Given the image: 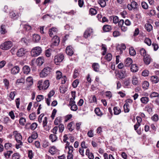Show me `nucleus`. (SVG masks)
I'll return each instance as SVG.
<instances>
[{
	"label": "nucleus",
	"instance_id": "obj_7",
	"mask_svg": "<svg viewBox=\"0 0 159 159\" xmlns=\"http://www.w3.org/2000/svg\"><path fill=\"white\" fill-rule=\"evenodd\" d=\"M13 134L15 135V137L16 141L17 143H22V137L20 134L18 133L17 131L15 130L13 132Z\"/></svg>",
	"mask_w": 159,
	"mask_h": 159
},
{
	"label": "nucleus",
	"instance_id": "obj_8",
	"mask_svg": "<svg viewBox=\"0 0 159 159\" xmlns=\"http://www.w3.org/2000/svg\"><path fill=\"white\" fill-rule=\"evenodd\" d=\"M93 33V29L89 28H87L85 31L84 34V37L85 39L89 37Z\"/></svg>",
	"mask_w": 159,
	"mask_h": 159
},
{
	"label": "nucleus",
	"instance_id": "obj_6",
	"mask_svg": "<svg viewBox=\"0 0 159 159\" xmlns=\"http://www.w3.org/2000/svg\"><path fill=\"white\" fill-rule=\"evenodd\" d=\"M27 52V51L26 49L21 48L18 50L16 55L18 57H25V55Z\"/></svg>",
	"mask_w": 159,
	"mask_h": 159
},
{
	"label": "nucleus",
	"instance_id": "obj_13",
	"mask_svg": "<svg viewBox=\"0 0 159 159\" xmlns=\"http://www.w3.org/2000/svg\"><path fill=\"white\" fill-rule=\"evenodd\" d=\"M20 71V68L17 66H15L12 68L11 69V73L13 75H16Z\"/></svg>",
	"mask_w": 159,
	"mask_h": 159
},
{
	"label": "nucleus",
	"instance_id": "obj_1",
	"mask_svg": "<svg viewBox=\"0 0 159 159\" xmlns=\"http://www.w3.org/2000/svg\"><path fill=\"white\" fill-rule=\"evenodd\" d=\"M38 87L39 90H46L48 88L50 83L48 80H45L43 83L42 80H40L38 82Z\"/></svg>",
	"mask_w": 159,
	"mask_h": 159
},
{
	"label": "nucleus",
	"instance_id": "obj_16",
	"mask_svg": "<svg viewBox=\"0 0 159 159\" xmlns=\"http://www.w3.org/2000/svg\"><path fill=\"white\" fill-rule=\"evenodd\" d=\"M44 61L43 57H40L37 59L36 62L38 66H40L44 63Z\"/></svg>",
	"mask_w": 159,
	"mask_h": 159
},
{
	"label": "nucleus",
	"instance_id": "obj_51",
	"mask_svg": "<svg viewBox=\"0 0 159 159\" xmlns=\"http://www.w3.org/2000/svg\"><path fill=\"white\" fill-rule=\"evenodd\" d=\"M151 119L153 121L155 122H157L158 120L159 119L158 116L157 114H154L151 117Z\"/></svg>",
	"mask_w": 159,
	"mask_h": 159
},
{
	"label": "nucleus",
	"instance_id": "obj_12",
	"mask_svg": "<svg viewBox=\"0 0 159 159\" xmlns=\"http://www.w3.org/2000/svg\"><path fill=\"white\" fill-rule=\"evenodd\" d=\"M73 151V147L72 146H70L69 148V150L67 153V159H73V155L72 154Z\"/></svg>",
	"mask_w": 159,
	"mask_h": 159
},
{
	"label": "nucleus",
	"instance_id": "obj_9",
	"mask_svg": "<svg viewBox=\"0 0 159 159\" xmlns=\"http://www.w3.org/2000/svg\"><path fill=\"white\" fill-rule=\"evenodd\" d=\"M125 73V70L123 69L120 70L116 74V75L119 79H123L126 76Z\"/></svg>",
	"mask_w": 159,
	"mask_h": 159
},
{
	"label": "nucleus",
	"instance_id": "obj_15",
	"mask_svg": "<svg viewBox=\"0 0 159 159\" xmlns=\"http://www.w3.org/2000/svg\"><path fill=\"white\" fill-rule=\"evenodd\" d=\"M52 40L53 43V44L54 45H57L60 42V39L59 37L57 35L53 36Z\"/></svg>",
	"mask_w": 159,
	"mask_h": 159
},
{
	"label": "nucleus",
	"instance_id": "obj_33",
	"mask_svg": "<svg viewBox=\"0 0 159 159\" xmlns=\"http://www.w3.org/2000/svg\"><path fill=\"white\" fill-rule=\"evenodd\" d=\"M24 77L22 76L19 79L17 80L16 82V84H18L20 83H24L25 82V80Z\"/></svg>",
	"mask_w": 159,
	"mask_h": 159
},
{
	"label": "nucleus",
	"instance_id": "obj_44",
	"mask_svg": "<svg viewBox=\"0 0 159 159\" xmlns=\"http://www.w3.org/2000/svg\"><path fill=\"white\" fill-rule=\"evenodd\" d=\"M95 112L96 114L98 116H101L103 115L102 113L101 112L99 108L97 107L96 108L95 110Z\"/></svg>",
	"mask_w": 159,
	"mask_h": 159
},
{
	"label": "nucleus",
	"instance_id": "obj_50",
	"mask_svg": "<svg viewBox=\"0 0 159 159\" xmlns=\"http://www.w3.org/2000/svg\"><path fill=\"white\" fill-rule=\"evenodd\" d=\"M140 54L143 57L147 55V54H146V51L144 48H142L140 51Z\"/></svg>",
	"mask_w": 159,
	"mask_h": 159
},
{
	"label": "nucleus",
	"instance_id": "obj_27",
	"mask_svg": "<svg viewBox=\"0 0 159 159\" xmlns=\"http://www.w3.org/2000/svg\"><path fill=\"white\" fill-rule=\"evenodd\" d=\"M40 39V36L37 34H34L33 37V40L35 42H38Z\"/></svg>",
	"mask_w": 159,
	"mask_h": 159
},
{
	"label": "nucleus",
	"instance_id": "obj_5",
	"mask_svg": "<svg viewBox=\"0 0 159 159\" xmlns=\"http://www.w3.org/2000/svg\"><path fill=\"white\" fill-rule=\"evenodd\" d=\"M64 58V56L62 54H59L54 57V62L57 65L59 64L60 63L62 62Z\"/></svg>",
	"mask_w": 159,
	"mask_h": 159
},
{
	"label": "nucleus",
	"instance_id": "obj_48",
	"mask_svg": "<svg viewBox=\"0 0 159 159\" xmlns=\"http://www.w3.org/2000/svg\"><path fill=\"white\" fill-rule=\"evenodd\" d=\"M79 83V79H77L75 80L72 83V86L73 88H75L77 86Z\"/></svg>",
	"mask_w": 159,
	"mask_h": 159
},
{
	"label": "nucleus",
	"instance_id": "obj_26",
	"mask_svg": "<svg viewBox=\"0 0 159 159\" xmlns=\"http://www.w3.org/2000/svg\"><path fill=\"white\" fill-rule=\"evenodd\" d=\"M10 17L13 20L16 19L18 17V15L13 12H11L9 13Z\"/></svg>",
	"mask_w": 159,
	"mask_h": 159
},
{
	"label": "nucleus",
	"instance_id": "obj_64",
	"mask_svg": "<svg viewBox=\"0 0 159 159\" xmlns=\"http://www.w3.org/2000/svg\"><path fill=\"white\" fill-rule=\"evenodd\" d=\"M106 96L109 99L111 98L112 97V94L110 91H107L106 92Z\"/></svg>",
	"mask_w": 159,
	"mask_h": 159
},
{
	"label": "nucleus",
	"instance_id": "obj_37",
	"mask_svg": "<svg viewBox=\"0 0 159 159\" xmlns=\"http://www.w3.org/2000/svg\"><path fill=\"white\" fill-rule=\"evenodd\" d=\"M3 83L7 89H8L9 88L10 84L9 80L7 79H4L3 80Z\"/></svg>",
	"mask_w": 159,
	"mask_h": 159
},
{
	"label": "nucleus",
	"instance_id": "obj_57",
	"mask_svg": "<svg viewBox=\"0 0 159 159\" xmlns=\"http://www.w3.org/2000/svg\"><path fill=\"white\" fill-rule=\"evenodd\" d=\"M44 99L43 96L41 95H38L36 97V100L37 102H40Z\"/></svg>",
	"mask_w": 159,
	"mask_h": 159
},
{
	"label": "nucleus",
	"instance_id": "obj_38",
	"mask_svg": "<svg viewBox=\"0 0 159 159\" xmlns=\"http://www.w3.org/2000/svg\"><path fill=\"white\" fill-rule=\"evenodd\" d=\"M129 53L130 55L134 56L136 54V52L133 47H131L129 48Z\"/></svg>",
	"mask_w": 159,
	"mask_h": 159
},
{
	"label": "nucleus",
	"instance_id": "obj_18",
	"mask_svg": "<svg viewBox=\"0 0 159 159\" xmlns=\"http://www.w3.org/2000/svg\"><path fill=\"white\" fill-rule=\"evenodd\" d=\"M144 27L146 30L148 32H150L153 29V27L152 25L148 23H146L145 24Z\"/></svg>",
	"mask_w": 159,
	"mask_h": 159
},
{
	"label": "nucleus",
	"instance_id": "obj_10",
	"mask_svg": "<svg viewBox=\"0 0 159 159\" xmlns=\"http://www.w3.org/2000/svg\"><path fill=\"white\" fill-rule=\"evenodd\" d=\"M57 31V28L55 27H52V28L49 29L48 31V34L49 36L52 37L53 36L56 35Z\"/></svg>",
	"mask_w": 159,
	"mask_h": 159
},
{
	"label": "nucleus",
	"instance_id": "obj_39",
	"mask_svg": "<svg viewBox=\"0 0 159 159\" xmlns=\"http://www.w3.org/2000/svg\"><path fill=\"white\" fill-rule=\"evenodd\" d=\"M112 57V55L111 53H108L106 55L104 58L107 61H110L111 60Z\"/></svg>",
	"mask_w": 159,
	"mask_h": 159
},
{
	"label": "nucleus",
	"instance_id": "obj_62",
	"mask_svg": "<svg viewBox=\"0 0 159 159\" xmlns=\"http://www.w3.org/2000/svg\"><path fill=\"white\" fill-rule=\"evenodd\" d=\"M29 117L30 120H33L36 118V114L35 113H32L29 115Z\"/></svg>",
	"mask_w": 159,
	"mask_h": 159
},
{
	"label": "nucleus",
	"instance_id": "obj_3",
	"mask_svg": "<svg viewBox=\"0 0 159 159\" xmlns=\"http://www.w3.org/2000/svg\"><path fill=\"white\" fill-rule=\"evenodd\" d=\"M12 43L10 41H5L0 45V48L4 50H6L10 49L12 46Z\"/></svg>",
	"mask_w": 159,
	"mask_h": 159
},
{
	"label": "nucleus",
	"instance_id": "obj_20",
	"mask_svg": "<svg viewBox=\"0 0 159 159\" xmlns=\"http://www.w3.org/2000/svg\"><path fill=\"white\" fill-rule=\"evenodd\" d=\"M92 66L94 71L97 72L99 71V66L98 63H94L92 64Z\"/></svg>",
	"mask_w": 159,
	"mask_h": 159
},
{
	"label": "nucleus",
	"instance_id": "obj_47",
	"mask_svg": "<svg viewBox=\"0 0 159 159\" xmlns=\"http://www.w3.org/2000/svg\"><path fill=\"white\" fill-rule=\"evenodd\" d=\"M20 155L18 153H14L12 155V159H20Z\"/></svg>",
	"mask_w": 159,
	"mask_h": 159
},
{
	"label": "nucleus",
	"instance_id": "obj_19",
	"mask_svg": "<svg viewBox=\"0 0 159 159\" xmlns=\"http://www.w3.org/2000/svg\"><path fill=\"white\" fill-rule=\"evenodd\" d=\"M102 29L104 32H109L111 30V27L110 25H106L103 26Z\"/></svg>",
	"mask_w": 159,
	"mask_h": 159
},
{
	"label": "nucleus",
	"instance_id": "obj_40",
	"mask_svg": "<svg viewBox=\"0 0 159 159\" xmlns=\"http://www.w3.org/2000/svg\"><path fill=\"white\" fill-rule=\"evenodd\" d=\"M110 18L111 19H113V22L115 24L117 23L119 21L118 17L117 16H111L110 17Z\"/></svg>",
	"mask_w": 159,
	"mask_h": 159
},
{
	"label": "nucleus",
	"instance_id": "obj_30",
	"mask_svg": "<svg viewBox=\"0 0 159 159\" xmlns=\"http://www.w3.org/2000/svg\"><path fill=\"white\" fill-rule=\"evenodd\" d=\"M150 80L153 83L156 84L159 81V79L157 76L156 75L152 76L151 77Z\"/></svg>",
	"mask_w": 159,
	"mask_h": 159
},
{
	"label": "nucleus",
	"instance_id": "obj_29",
	"mask_svg": "<svg viewBox=\"0 0 159 159\" xmlns=\"http://www.w3.org/2000/svg\"><path fill=\"white\" fill-rule=\"evenodd\" d=\"M62 122V118L61 116L57 117L54 121V124L55 125H57L61 124Z\"/></svg>",
	"mask_w": 159,
	"mask_h": 159
},
{
	"label": "nucleus",
	"instance_id": "obj_4",
	"mask_svg": "<svg viewBox=\"0 0 159 159\" xmlns=\"http://www.w3.org/2000/svg\"><path fill=\"white\" fill-rule=\"evenodd\" d=\"M42 52L41 48L37 47L34 48L31 52V54L33 57H37Z\"/></svg>",
	"mask_w": 159,
	"mask_h": 159
},
{
	"label": "nucleus",
	"instance_id": "obj_59",
	"mask_svg": "<svg viewBox=\"0 0 159 159\" xmlns=\"http://www.w3.org/2000/svg\"><path fill=\"white\" fill-rule=\"evenodd\" d=\"M26 122V120L23 117L21 118L19 120V123L22 125H24Z\"/></svg>",
	"mask_w": 159,
	"mask_h": 159
},
{
	"label": "nucleus",
	"instance_id": "obj_42",
	"mask_svg": "<svg viewBox=\"0 0 159 159\" xmlns=\"http://www.w3.org/2000/svg\"><path fill=\"white\" fill-rule=\"evenodd\" d=\"M12 146V144L11 143H5L4 147L5 149L7 150L11 148Z\"/></svg>",
	"mask_w": 159,
	"mask_h": 159
},
{
	"label": "nucleus",
	"instance_id": "obj_60",
	"mask_svg": "<svg viewBox=\"0 0 159 159\" xmlns=\"http://www.w3.org/2000/svg\"><path fill=\"white\" fill-rule=\"evenodd\" d=\"M16 95V92H11L10 93L9 95V97L11 99V100L10 101H11L12 100H13L14 99V97Z\"/></svg>",
	"mask_w": 159,
	"mask_h": 159
},
{
	"label": "nucleus",
	"instance_id": "obj_58",
	"mask_svg": "<svg viewBox=\"0 0 159 159\" xmlns=\"http://www.w3.org/2000/svg\"><path fill=\"white\" fill-rule=\"evenodd\" d=\"M23 26L24 29L28 31L31 29V27L29 25L25 24Z\"/></svg>",
	"mask_w": 159,
	"mask_h": 159
},
{
	"label": "nucleus",
	"instance_id": "obj_31",
	"mask_svg": "<svg viewBox=\"0 0 159 159\" xmlns=\"http://www.w3.org/2000/svg\"><path fill=\"white\" fill-rule=\"evenodd\" d=\"M56 148L54 146L50 147L49 152L52 155H53L56 153Z\"/></svg>",
	"mask_w": 159,
	"mask_h": 159
},
{
	"label": "nucleus",
	"instance_id": "obj_45",
	"mask_svg": "<svg viewBox=\"0 0 159 159\" xmlns=\"http://www.w3.org/2000/svg\"><path fill=\"white\" fill-rule=\"evenodd\" d=\"M131 4L132 6V7H133V9H136L139 7V5L136 2L134 1H132L131 2Z\"/></svg>",
	"mask_w": 159,
	"mask_h": 159
},
{
	"label": "nucleus",
	"instance_id": "obj_2",
	"mask_svg": "<svg viewBox=\"0 0 159 159\" xmlns=\"http://www.w3.org/2000/svg\"><path fill=\"white\" fill-rule=\"evenodd\" d=\"M52 68L49 67H45L41 71L40 74V77L43 78L47 76L50 75L52 70Z\"/></svg>",
	"mask_w": 159,
	"mask_h": 159
},
{
	"label": "nucleus",
	"instance_id": "obj_32",
	"mask_svg": "<svg viewBox=\"0 0 159 159\" xmlns=\"http://www.w3.org/2000/svg\"><path fill=\"white\" fill-rule=\"evenodd\" d=\"M149 83L148 82L146 81H144L142 84V88L144 90H146L148 89Z\"/></svg>",
	"mask_w": 159,
	"mask_h": 159
},
{
	"label": "nucleus",
	"instance_id": "obj_28",
	"mask_svg": "<svg viewBox=\"0 0 159 159\" xmlns=\"http://www.w3.org/2000/svg\"><path fill=\"white\" fill-rule=\"evenodd\" d=\"M133 62L132 59L130 58H126L125 63L126 67H128L131 65Z\"/></svg>",
	"mask_w": 159,
	"mask_h": 159
},
{
	"label": "nucleus",
	"instance_id": "obj_23",
	"mask_svg": "<svg viewBox=\"0 0 159 159\" xmlns=\"http://www.w3.org/2000/svg\"><path fill=\"white\" fill-rule=\"evenodd\" d=\"M49 139L52 142H56L57 139V137L56 134H52L49 135Z\"/></svg>",
	"mask_w": 159,
	"mask_h": 159
},
{
	"label": "nucleus",
	"instance_id": "obj_24",
	"mask_svg": "<svg viewBox=\"0 0 159 159\" xmlns=\"http://www.w3.org/2000/svg\"><path fill=\"white\" fill-rule=\"evenodd\" d=\"M114 114L115 115H118L121 112V110L118 107H115L113 108Z\"/></svg>",
	"mask_w": 159,
	"mask_h": 159
},
{
	"label": "nucleus",
	"instance_id": "obj_55",
	"mask_svg": "<svg viewBox=\"0 0 159 159\" xmlns=\"http://www.w3.org/2000/svg\"><path fill=\"white\" fill-rule=\"evenodd\" d=\"M26 81L29 83L30 85H32L33 84V79L31 77H28L26 79Z\"/></svg>",
	"mask_w": 159,
	"mask_h": 159
},
{
	"label": "nucleus",
	"instance_id": "obj_43",
	"mask_svg": "<svg viewBox=\"0 0 159 159\" xmlns=\"http://www.w3.org/2000/svg\"><path fill=\"white\" fill-rule=\"evenodd\" d=\"M73 123V122L72 121L69 123L67 125V128L70 131H72L74 129V128L72 127V126Z\"/></svg>",
	"mask_w": 159,
	"mask_h": 159
},
{
	"label": "nucleus",
	"instance_id": "obj_41",
	"mask_svg": "<svg viewBox=\"0 0 159 159\" xmlns=\"http://www.w3.org/2000/svg\"><path fill=\"white\" fill-rule=\"evenodd\" d=\"M56 78L57 80H60L62 77V73L60 71L57 70L56 72Z\"/></svg>",
	"mask_w": 159,
	"mask_h": 159
},
{
	"label": "nucleus",
	"instance_id": "obj_35",
	"mask_svg": "<svg viewBox=\"0 0 159 159\" xmlns=\"http://www.w3.org/2000/svg\"><path fill=\"white\" fill-rule=\"evenodd\" d=\"M149 99L148 97H142L140 99V101L143 104H146L148 102Z\"/></svg>",
	"mask_w": 159,
	"mask_h": 159
},
{
	"label": "nucleus",
	"instance_id": "obj_52",
	"mask_svg": "<svg viewBox=\"0 0 159 159\" xmlns=\"http://www.w3.org/2000/svg\"><path fill=\"white\" fill-rule=\"evenodd\" d=\"M70 105L71 106L70 109L72 111H76L78 109V107L76 104H70Z\"/></svg>",
	"mask_w": 159,
	"mask_h": 159
},
{
	"label": "nucleus",
	"instance_id": "obj_25",
	"mask_svg": "<svg viewBox=\"0 0 159 159\" xmlns=\"http://www.w3.org/2000/svg\"><path fill=\"white\" fill-rule=\"evenodd\" d=\"M130 70L133 72H136L138 70V67L136 64H133L131 66Z\"/></svg>",
	"mask_w": 159,
	"mask_h": 159
},
{
	"label": "nucleus",
	"instance_id": "obj_49",
	"mask_svg": "<svg viewBox=\"0 0 159 159\" xmlns=\"http://www.w3.org/2000/svg\"><path fill=\"white\" fill-rule=\"evenodd\" d=\"M159 96V94L158 93L156 92H153L151 93L150 97L151 98H153L158 97Z\"/></svg>",
	"mask_w": 159,
	"mask_h": 159
},
{
	"label": "nucleus",
	"instance_id": "obj_56",
	"mask_svg": "<svg viewBox=\"0 0 159 159\" xmlns=\"http://www.w3.org/2000/svg\"><path fill=\"white\" fill-rule=\"evenodd\" d=\"M89 12L92 15H95L97 13V11L95 9L91 8L89 10Z\"/></svg>",
	"mask_w": 159,
	"mask_h": 159
},
{
	"label": "nucleus",
	"instance_id": "obj_46",
	"mask_svg": "<svg viewBox=\"0 0 159 159\" xmlns=\"http://www.w3.org/2000/svg\"><path fill=\"white\" fill-rule=\"evenodd\" d=\"M113 36L114 37H116L120 35V33L118 31L115 30L113 32Z\"/></svg>",
	"mask_w": 159,
	"mask_h": 159
},
{
	"label": "nucleus",
	"instance_id": "obj_14",
	"mask_svg": "<svg viewBox=\"0 0 159 159\" xmlns=\"http://www.w3.org/2000/svg\"><path fill=\"white\" fill-rule=\"evenodd\" d=\"M143 61L144 63L147 65H149L151 62V58L150 56L148 54L143 57Z\"/></svg>",
	"mask_w": 159,
	"mask_h": 159
},
{
	"label": "nucleus",
	"instance_id": "obj_22",
	"mask_svg": "<svg viewBox=\"0 0 159 159\" xmlns=\"http://www.w3.org/2000/svg\"><path fill=\"white\" fill-rule=\"evenodd\" d=\"M12 151H7L4 152V156L6 159H8L10 158L11 154L12 153Z\"/></svg>",
	"mask_w": 159,
	"mask_h": 159
},
{
	"label": "nucleus",
	"instance_id": "obj_21",
	"mask_svg": "<svg viewBox=\"0 0 159 159\" xmlns=\"http://www.w3.org/2000/svg\"><path fill=\"white\" fill-rule=\"evenodd\" d=\"M23 73L26 75L29 74L30 71V67L26 65L25 66L23 67Z\"/></svg>",
	"mask_w": 159,
	"mask_h": 159
},
{
	"label": "nucleus",
	"instance_id": "obj_54",
	"mask_svg": "<svg viewBox=\"0 0 159 159\" xmlns=\"http://www.w3.org/2000/svg\"><path fill=\"white\" fill-rule=\"evenodd\" d=\"M38 125L37 123L34 122L30 125V129L32 130H34L37 127Z\"/></svg>",
	"mask_w": 159,
	"mask_h": 159
},
{
	"label": "nucleus",
	"instance_id": "obj_34",
	"mask_svg": "<svg viewBox=\"0 0 159 159\" xmlns=\"http://www.w3.org/2000/svg\"><path fill=\"white\" fill-rule=\"evenodd\" d=\"M98 2L102 7H104L106 6V3L105 0H99Z\"/></svg>",
	"mask_w": 159,
	"mask_h": 159
},
{
	"label": "nucleus",
	"instance_id": "obj_61",
	"mask_svg": "<svg viewBox=\"0 0 159 159\" xmlns=\"http://www.w3.org/2000/svg\"><path fill=\"white\" fill-rule=\"evenodd\" d=\"M59 128V131L60 133H62L64 129V126L63 124H60L59 126H58Z\"/></svg>",
	"mask_w": 159,
	"mask_h": 159
},
{
	"label": "nucleus",
	"instance_id": "obj_17",
	"mask_svg": "<svg viewBox=\"0 0 159 159\" xmlns=\"http://www.w3.org/2000/svg\"><path fill=\"white\" fill-rule=\"evenodd\" d=\"M0 33L2 34H4L7 33V31L6 28V25H2L1 26Z\"/></svg>",
	"mask_w": 159,
	"mask_h": 159
},
{
	"label": "nucleus",
	"instance_id": "obj_63",
	"mask_svg": "<svg viewBox=\"0 0 159 159\" xmlns=\"http://www.w3.org/2000/svg\"><path fill=\"white\" fill-rule=\"evenodd\" d=\"M144 42L148 46H150L151 44V40L149 38H146L144 40Z\"/></svg>",
	"mask_w": 159,
	"mask_h": 159
},
{
	"label": "nucleus",
	"instance_id": "obj_36",
	"mask_svg": "<svg viewBox=\"0 0 159 159\" xmlns=\"http://www.w3.org/2000/svg\"><path fill=\"white\" fill-rule=\"evenodd\" d=\"M129 105L128 103H126L124 105L123 107L125 112H128L129 111Z\"/></svg>",
	"mask_w": 159,
	"mask_h": 159
},
{
	"label": "nucleus",
	"instance_id": "obj_53",
	"mask_svg": "<svg viewBox=\"0 0 159 159\" xmlns=\"http://www.w3.org/2000/svg\"><path fill=\"white\" fill-rule=\"evenodd\" d=\"M141 6L142 8L144 9H147L148 8V4L144 1L142 2Z\"/></svg>",
	"mask_w": 159,
	"mask_h": 159
},
{
	"label": "nucleus",
	"instance_id": "obj_11",
	"mask_svg": "<svg viewBox=\"0 0 159 159\" xmlns=\"http://www.w3.org/2000/svg\"><path fill=\"white\" fill-rule=\"evenodd\" d=\"M66 51L67 54L70 56H72L74 53L73 48L71 45L67 46Z\"/></svg>",
	"mask_w": 159,
	"mask_h": 159
}]
</instances>
